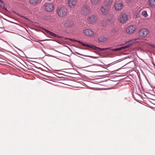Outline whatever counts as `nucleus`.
I'll return each mask as SVG.
<instances>
[{
	"mask_svg": "<svg viewBox=\"0 0 155 155\" xmlns=\"http://www.w3.org/2000/svg\"><path fill=\"white\" fill-rule=\"evenodd\" d=\"M14 47L16 49H18L19 50V49H18L17 47H16V46H14Z\"/></svg>",
	"mask_w": 155,
	"mask_h": 155,
	"instance_id": "obj_36",
	"label": "nucleus"
},
{
	"mask_svg": "<svg viewBox=\"0 0 155 155\" xmlns=\"http://www.w3.org/2000/svg\"><path fill=\"white\" fill-rule=\"evenodd\" d=\"M72 41L74 42H77V40H75L74 39H73Z\"/></svg>",
	"mask_w": 155,
	"mask_h": 155,
	"instance_id": "obj_33",
	"label": "nucleus"
},
{
	"mask_svg": "<svg viewBox=\"0 0 155 155\" xmlns=\"http://www.w3.org/2000/svg\"><path fill=\"white\" fill-rule=\"evenodd\" d=\"M74 24V22L69 19H66L64 21L63 25L65 27H72Z\"/></svg>",
	"mask_w": 155,
	"mask_h": 155,
	"instance_id": "obj_3",
	"label": "nucleus"
},
{
	"mask_svg": "<svg viewBox=\"0 0 155 155\" xmlns=\"http://www.w3.org/2000/svg\"><path fill=\"white\" fill-rule=\"evenodd\" d=\"M100 0H91V3L92 4L96 5H97L100 1Z\"/></svg>",
	"mask_w": 155,
	"mask_h": 155,
	"instance_id": "obj_17",
	"label": "nucleus"
},
{
	"mask_svg": "<svg viewBox=\"0 0 155 155\" xmlns=\"http://www.w3.org/2000/svg\"><path fill=\"white\" fill-rule=\"evenodd\" d=\"M127 19L128 16L126 14H122L120 15V21L122 23H124L127 20Z\"/></svg>",
	"mask_w": 155,
	"mask_h": 155,
	"instance_id": "obj_10",
	"label": "nucleus"
},
{
	"mask_svg": "<svg viewBox=\"0 0 155 155\" xmlns=\"http://www.w3.org/2000/svg\"><path fill=\"white\" fill-rule=\"evenodd\" d=\"M136 27L135 26L131 25L127 27L126 31L128 34H132L135 31Z\"/></svg>",
	"mask_w": 155,
	"mask_h": 155,
	"instance_id": "obj_8",
	"label": "nucleus"
},
{
	"mask_svg": "<svg viewBox=\"0 0 155 155\" xmlns=\"http://www.w3.org/2000/svg\"><path fill=\"white\" fill-rule=\"evenodd\" d=\"M65 40H69L70 41H72L73 39H72V38H65Z\"/></svg>",
	"mask_w": 155,
	"mask_h": 155,
	"instance_id": "obj_26",
	"label": "nucleus"
},
{
	"mask_svg": "<svg viewBox=\"0 0 155 155\" xmlns=\"http://www.w3.org/2000/svg\"><path fill=\"white\" fill-rule=\"evenodd\" d=\"M86 44H85V43H82V45H83L84 46H86Z\"/></svg>",
	"mask_w": 155,
	"mask_h": 155,
	"instance_id": "obj_32",
	"label": "nucleus"
},
{
	"mask_svg": "<svg viewBox=\"0 0 155 155\" xmlns=\"http://www.w3.org/2000/svg\"><path fill=\"white\" fill-rule=\"evenodd\" d=\"M44 6L45 10L47 12H51L54 10V6L51 3H45Z\"/></svg>",
	"mask_w": 155,
	"mask_h": 155,
	"instance_id": "obj_6",
	"label": "nucleus"
},
{
	"mask_svg": "<svg viewBox=\"0 0 155 155\" xmlns=\"http://www.w3.org/2000/svg\"><path fill=\"white\" fill-rule=\"evenodd\" d=\"M90 12V7L87 5H85L82 7L81 9V13L83 15H86Z\"/></svg>",
	"mask_w": 155,
	"mask_h": 155,
	"instance_id": "obj_4",
	"label": "nucleus"
},
{
	"mask_svg": "<svg viewBox=\"0 0 155 155\" xmlns=\"http://www.w3.org/2000/svg\"><path fill=\"white\" fill-rule=\"evenodd\" d=\"M56 36H56V37H57L58 38H61V36H60L59 35H56Z\"/></svg>",
	"mask_w": 155,
	"mask_h": 155,
	"instance_id": "obj_29",
	"label": "nucleus"
},
{
	"mask_svg": "<svg viewBox=\"0 0 155 155\" xmlns=\"http://www.w3.org/2000/svg\"><path fill=\"white\" fill-rule=\"evenodd\" d=\"M90 47H89L93 48V49L95 50H97V47H96L94 45H90Z\"/></svg>",
	"mask_w": 155,
	"mask_h": 155,
	"instance_id": "obj_23",
	"label": "nucleus"
},
{
	"mask_svg": "<svg viewBox=\"0 0 155 155\" xmlns=\"http://www.w3.org/2000/svg\"><path fill=\"white\" fill-rule=\"evenodd\" d=\"M75 53H76V54H79L81 55V54H80L79 53H78V52H75Z\"/></svg>",
	"mask_w": 155,
	"mask_h": 155,
	"instance_id": "obj_35",
	"label": "nucleus"
},
{
	"mask_svg": "<svg viewBox=\"0 0 155 155\" xmlns=\"http://www.w3.org/2000/svg\"><path fill=\"white\" fill-rule=\"evenodd\" d=\"M101 10V12L104 15H107L108 13L109 9L107 5L102 6Z\"/></svg>",
	"mask_w": 155,
	"mask_h": 155,
	"instance_id": "obj_9",
	"label": "nucleus"
},
{
	"mask_svg": "<svg viewBox=\"0 0 155 155\" xmlns=\"http://www.w3.org/2000/svg\"><path fill=\"white\" fill-rule=\"evenodd\" d=\"M66 8L63 7H59L57 9V13L58 15L60 17H63L66 15L67 14Z\"/></svg>",
	"mask_w": 155,
	"mask_h": 155,
	"instance_id": "obj_2",
	"label": "nucleus"
},
{
	"mask_svg": "<svg viewBox=\"0 0 155 155\" xmlns=\"http://www.w3.org/2000/svg\"><path fill=\"white\" fill-rule=\"evenodd\" d=\"M86 46L88 47H90V45L88 44H86Z\"/></svg>",
	"mask_w": 155,
	"mask_h": 155,
	"instance_id": "obj_34",
	"label": "nucleus"
},
{
	"mask_svg": "<svg viewBox=\"0 0 155 155\" xmlns=\"http://www.w3.org/2000/svg\"><path fill=\"white\" fill-rule=\"evenodd\" d=\"M39 1V0H29L30 2L32 4H36Z\"/></svg>",
	"mask_w": 155,
	"mask_h": 155,
	"instance_id": "obj_18",
	"label": "nucleus"
},
{
	"mask_svg": "<svg viewBox=\"0 0 155 155\" xmlns=\"http://www.w3.org/2000/svg\"><path fill=\"white\" fill-rule=\"evenodd\" d=\"M108 48H101L97 47V51H104L105 50L107 49Z\"/></svg>",
	"mask_w": 155,
	"mask_h": 155,
	"instance_id": "obj_19",
	"label": "nucleus"
},
{
	"mask_svg": "<svg viewBox=\"0 0 155 155\" xmlns=\"http://www.w3.org/2000/svg\"><path fill=\"white\" fill-rule=\"evenodd\" d=\"M43 29L45 31H46V32L49 35L51 33V32L49 31V30L47 29H45L44 28H43Z\"/></svg>",
	"mask_w": 155,
	"mask_h": 155,
	"instance_id": "obj_24",
	"label": "nucleus"
},
{
	"mask_svg": "<svg viewBox=\"0 0 155 155\" xmlns=\"http://www.w3.org/2000/svg\"><path fill=\"white\" fill-rule=\"evenodd\" d=\"M101 23L102 26H105L106 24L105 21L104 20H103L101 21Z\"/></svg>",
	"mask_w": 155,
	"mask_h": 155,
	"instance_id": "obj_22",
	"label": "nucleus"
},
{
	"mask_svg": "<svg viewBox=\"0 0 155 155\" xmlns=\"http://www.w3.org/2000/svg\"><path fill=\"white\" fill-rule=\"evenodd\" d=\"M0 6L6 11H8L6 8H5V5L4 2L2 0H0Z\"/></svg>",
	"mask_w": 155,
	"mask_h": 155,
	"instance_id": "obj_16",
	"label": "nucleus"
},
{
	"mask_svg": "<svg viewBox=\"0 0 155 155\" xmlns=\"http://www.w3.org/2000/svg\"><path fill=\"white\" fill-rule=\"evenodd\" d=\"M49 35L53 36H54V37H56V36H56V35L55 34H54L51 32V33Z\"/></svg>",
	"mask_w": 155,
	"mask_h": 155,
	"instance_id": "obj_25",
	"label": "nucleus"
},
{
	"mask_svg": "<svg viewBox=\"0 0 155 155\" xmlns=\"http://www.w3.org/2000/svg\"><path fill=\"white\" fill-rule=\"evenodd\" d=\"M148 4L151 7H155V0H149L148 3Z\"/></svg>",
	"mask_w": 155,
	"mask_h": 155,
	"instance_id": "obj_15",
	"label": "nucleus"
},
{
	"mask_svg": "<svg viewBox=\"0 0 155 155\" xmlns=\"http://www.w3.org/2000/svg\"><path fill=\"white\" fill-rule=\"evenodd\" d=\"M124 7L123 4L122 2H116L114 5L115 9L116 11H119L121 10Z\"/></svg>",
	"mask_w": 155,
	"mask_h": 155,
	"instance_id": "obj_7",
	"label": "nucleus"
},
{
	"mask_svg": "<svg viewBox=\"0 0 155 155\" xmlns=\"http://www.w3.org/2000/svg\"><path fill=\"white\" fill-rule=\"evenodd\" d=\"M150 46H151L152 47H154L155 48V45L153 44H150Z\"/></svg>",
	"mask_w": 155,
	"mask_h": 155,
	"instance_id": "obj_27",
	"label": "nucleus"
},
{
	"mask_svg": "<svg viewBox=\"0 0 155 155\" xmlns=\"http://www.w3.org/2000/svg\"><path fill=\"white\" fill-rule=\"evenodd\" d=\"M107 39V37L104 35H101L99 36L96 40V42L98 43L104 42L106 41Z\"/></svg>",
	"mask_w": 155,
	"mask_h": 155,
	"instance_id": "obj_12",
	"label": "nucleus"
},
{
	"mask_svg": "<svg viewBox=\"0 0 155 155\" xmlns=\"http://www.w3.org/2000/svg\"><path fill=\"white\" fill-rule=\"evenodd\" d=\"M106 2L107 3L106 5L108 6L111 5L112 2V0H105Z\"/></svg>",
	"mask_w": 155,
	"mask_h": 155,
	"instance_id": "obj_21",
	"label": "nucleus"
},
{
	"mask_svg": "<svg viewBox=\"0 0 155 155\" xmlns=\"http://www.w3.org/2000/svg\"><path fill=\"white\" fill-rule=\"evenodd\" d=\"M21 17L24 18L25 19H28V18H27L25 17V16H21Z\"/></svg>",
	"mask_w": 155,
	"mask_h": 155,
	"instance_id": "obj_30",
	"label": "nucleus"
},
{
	"mask_svg": "<svg viewBox=\"0 0 155 155\" xmlns=\"http://www.w3.org/2000/svg\"><path fill=\"white\" fill-rule=\"evenodd\" d=\"M40 43L42 45H43V44L41 43Z\"/></svg>",
	"mask_w": 155,
	"mask_h": 155,
	"instance_id": "obj_37",
	"label": "nucleus"
},
{
	"mask_svg": "<svg viewBox=\"0 0 155 155\" xmlns=\"http://www.w3.org/2000/svg\"><path fill=\"white\" fill-rule=\"evenodd\" d=\"M76 3V0H69L68 1V5L71 8L74 7Z\"/></svg>",
	"mask_w": 155,
	"mask_h": 155,
	"instance_id": "obj_13",
	"label": "nucleus"
},
{
	"mask_svg": "<svg viewBox=\"0 0 155 155\" xmlns=\"http://www.w3.org/2000/svg\"><path fill=\"white\" fill-rule=\"evenodd\" d=\"M142 15L144 16V17H146L147 16V11H143L142 12Z\"/></svg>",
	"mask_w": 155,
	"mask_h": 155,
	"instance_id": "obj_20",
	"label": "nucleus"
},
{
	"mask_svg": "<svg viewBox=\"0 0 155 155\" xmlns=\"http://www.w3.org/2000/svg\"><path fill=\"white\" fill-rule=\"evenodd\" d=\"M77 42H78V43L81 44V45H82V43L83 42H81V41H78L77 40Z\"/></svg>",
	"mask_w": 155,
	"mask_h": 155,
	"instance_id": "obj_28",
	"label": "nucleus"
},
{
	"mask_svg": "<svg viewBox=\"0 0 155 155\" xmlns=\"http://www.w3.org/2000/svg\"><path fill=\"white\" fill-rule=\"evenodd\" d=\"M136 39L132 40L130 41H128L127 44L125 45L124 46L121 47L115 48L112 49V50L115 51H117L122 50V49H125L126 48L130 47V46L133 45L134 42L135 41Z\"/></svg>",
	"mask_w": 155,
	"mask_h": 155,
	"instance_id": "obj_1",
	"label": "nucleus"
},
{
	"mask_svg": "<svg viewBox=\"0 0 155 155\" xmlns=\"http://www.w3.org/2000/svg\"><path fill=\"white\" fill-rule=\"evenodd\" d=\"M44 41V40H37L36 41L37 42H39V41Z\"/></svg>",
	"mask_w": 155,
	"mask_h": 155,
	"instance_id": "obj_31",
	"label": "nucleus"
},
{
	"mask_svg": "<svg viewBox=\"0 0 155 155\" xmlns=\"http://www.w3.org/2000/svg\"><path fill=\"white\" fill-rule=\"evenodd\" d=\"M149 31L145 28L141 29L139 31L138 34L140 37H145L149 34Z\"/></svg>",
	"mask_w": 155,
	"mask_h": 155,
	"instance_id": "obj_5",
	"label": "nucleus"
},
{
	"mask_svg": "<svg viewBox=\"0 0 155 155\" xmlns=\"http://www.w3.org/2000/svg\"><path fill=\"white\" fill-rule=\"evenodd\" d=\"M85 35L87 36L91 37L94 35V32L91 29H87L84 31Z\"/></svg>",
	"mask_w": 155,
	"mask_h": 155,
	"instance_id": "obj_11",
	"label": "nucleus"
},
{
	"mask_svg": "<svg viewBox=\"0 0 155 155\" xmlns=\"http://www.w3.org/2000/svg\"><path fill=\"white\" fill-rule=\"evenodd\" d=\"M96 20L95 17L94 15H92L88 19L89 22L91 24L94 23Z\"/></svg>",
	"mask_w": 155,
	"mask_h": 155,
	"instance_id": "obj_14",
	"label": "nucleus"
}]
</instances>
